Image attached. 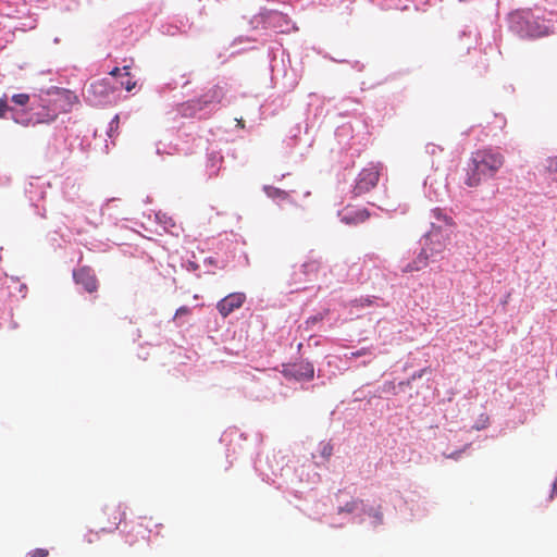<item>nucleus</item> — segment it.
Here are the masks:
<instances>
[{"label":"nucleus","instance_id":"obj_1","mask_svg":"<svg viewBox=\"0 0 557 557\" xmlns=\"http://www.w3.org/2000/svg\"><path fill=\"white\" fill-rule=\"evenodd\" d=\"M505 157L494 148H483L471 153L465 177V185L478 187L483 178L494 177L503 168Z\"/></svg>","mask_w":557,"mask_h":557},{"label":"nucleus","instance_id":"obj_2","mask_svg":"<svg viewBox=\"0 0 557 557\" xmlns=\"http://www.w3.org/2000/svg\"><path fill=\"white\" fill-rule=\"evenodd\" d=\"M450 233L451 231L442 227V225L432 223L431 230L425 235L422 249L428 250V255L432 258L433 261L437 260L438 257H442L450 242Z\"/></svg>","mask_w":557,"mask_h":557},{"label":"nucleus","instance_id":"obj_3","mask_svg":"<svg viewBox=\"0 0 557 557\" xmlns=\"http://www.w3.org/2000/svg\"><path fill=\"white\" fill-rule=\"evenodd\" d=\"M223 98V88L220 86H213L198 99L182 103L178 108V111L183 116H193L195 112L202 110L209 104L220 103Z\"/></svg>","mask_w":557,"mask_h":557},{"label":"nucleus","instance_id":"obj_4","mask_svg":"<svg viewBox=\"0 0 557 557\" xmlns=\"http://www.w3.org/2000/svg\"><path fill=\"white\" fill-rule=\"evenodd\" d=\"M518 24L517 30L523 37L540 38L548 36L552 33V27L544 20L524 18L520 14L513 15Z\"/></svg>","mask_w":557,"mask_h":557},{"label":"nucleus","instance_id":"obj_5","mask_svg":"<svg viewBox=\"0 0 557 557\" xmlns=\"http://www.w3.org/2000/svg\"><path fill=\"white\" fill-rule=\"evenodd\" d=\"M125 518V512L120 505H107L98 518V527L102 532H113Z\"/></svg>","mask_w":557,"mask_h":557},{"label":"nucleus","instance_id":"obj_6","mask_svg":"<svg viewBox=\"0 0 557 557\" xmlns=\"http://www.w3.org/2000/svg\"><path fill=\"white\" fill-rule=\"evenodd\" d=\"M380 172L376 166H370L363 169L359 175L354 188V193L357 196L366 194L374 188L379 182Z\"/></svg>","mask_w":557,"mask_h":557},{"label":"nucleus","instance_id":"obj_7","mask_svg":"<svg viewBox=\"0 0 557 557\" xmlns=\"http://www.w3.org/2000/svg\"><path fill=\"white\" fill-rule=\"evenodd\" d=\"M245 300L246 295L244 293H231L216 304V309L223 318H226L234 310L239 309Z\"/></svg>","mask_w":557,"mask_h":557},{"label":"nucleus","instance_id":"obj_8","mask_svg":"<svg viewBox=\"0 0 557 557\" xmlns=\"http://www.w3.org/2000/svg\"><path fill=\"white\" fill-rule=\"evenodd\" d=\"M76 284L82 285L86 292L94 293L98 288V281L94 271L88 267L79 268L73 272Z\"/></svg>","mask_w":557,"mask_h":557},{"label":"nucleus","instance_id":"obj_9","mask_svg":"<svg viewBox=\"0 0 557 557\" xmlns=\"http://www.w3.org/2000/svg\"><path fill=\"white\" fill-rule=\"evenodd\" d=\"M283 374L286 377H293L297 381L311 380L314 375L313 366L309 362L292 364L284 369Z\"/></svg>","mask_w":557,"mask_h":557},{"label":"nucleus","instance_id":"obj_10","mask_svg":"<svg viewBox=\"0 0 557 557\" xmlns=\"http://www.w3.org/2000/svg\"><path fill=\"white\" fill-rule=\"evenodd\" d=\"M430 260H432V258L428 255V250L421 249L419 255L403 269V272L411 273L421 271L428 267Z\"/></svg>","mask_w":557,"mask_h":557},{"label":"nucleus","instance_id":"obj_11","mask_svg":"<svg viewBox=\"0 0 557 557\" xmlns=\"http://www.w3.org/2000/svg\"><path fill=\"white\" fill-rule=\"evenodd\" d=\"M319 270L320 262L317 260H308L301 265V273L306 276V281L315 278Z\"/></svg>","mask_w":557,"mask_h":557},{"label":"nucleus","instance_id":"obj_12","mask_svg":"<svg viewBox=\"0 0 557 557\" xmlns=\"http://www.w3.org/2000/svg\"><path fill=\"white\" fill-rule=\"evenodd\" d=\"M431 213L441 223L440 225H442V227L445 226V228L451 231L455 225L454 220L449 215L445 214L442 209L435 208Z\"/></svg>","mask_w":557,"mask_h":557},{"label":"nucleus","instance_id":"obj_13","mask_svg":"<svg viewBox=\"0 0 557 557\" xmlns=\"http://www.w3.org/2000/svg\"><path fill=\"white\" fill-rule=\"evenodd\" d=\"M370 216V213L367 210H358L354 214H346L344 220L347 223H362L367 221Z\"/></svg>","mask_w":557,"mask_h":557},{"label":"nucleus","instance_id":"obj_14","mask_svg":"<svg viewBox=\"0 0 557 557\" xmlns=\"http://www.w3.org/2000/svg\"><path fill=\"white\" fill-rule=\"evenodd\" d=\"M548 176L557 182V157L548 158L545 165Z\"/></svg>","mask_w":557,"mask_h":557},{"label":"nucleus","instance_id":"obj_15","mask_svg":"<svg viewBox=\"0 0 557 557\" xmlns=\"http://www.w3.org/2000/svg\"><path fill=\"white\" fill-rule=\"evenodd\" d=\"M124 75L127 77L126 81H121V85L127 90L131 91L135 88L136 82L132 81L129 77V66L123 67Z\"/></svg>","mask_w":557,"mask_h":557},{"label":"nucleus","instance_id":"obj_16","mask_svg":"<svg viewBox=\"0 0 557 557\" xmlns=\"http://www.w3.org/2000/svg\"><path fill=\"white\" fill-rule=\"evenodd\" d=\"M12 101L17 106H26L29 101V95L27 94H16L13 95Z\"/></svg>","mask_w":557,"mask_h":557},{"label":"nucleus","instance_id":"obj_17","mask_svg":"<svg viewBox=\"0 0 557 557\" xmlns=\"http://www.w3.org/2000/svg\"><path fill=\"white\" fill-rule=\"evenodd\" d=\"M265 191L270 197L277 196V197L286 198L288 196L287 193H285L284 190H280L277 188H273V187H265Z\"/></svg>","mask_w":557,"mask_h":557},{"label":"nucleus","instance_id":"obj_18","mask_svg":"<svg viewBox=\"0 0 557 557\" xmlns=\"http://www.w3.org/2000/svg\"><path fill=\"white\" fill-rule=\"evenodd\" d=\"M357 505H358L357 500L348 502L345 506L339 507L338 511L339 512H348V513L354 512L357 508Z\"/></svg>","mask_w":557,"mask_h":557},{"label":"nucleus","instance_id":"obj_19","mask_svg":"<svg viewBox=\"0 0 557 557\" xmlns=\"http://www.w3.org/2000/svg\"><path fill=\"white\" fill-rule=\"evenodd\" d=\"M29 557H48L49 550L46 548H36L28 553Z\"/></svg>","mask_w":557,"mask_h":557},{"label":"nucleus","instance_id":"obj_20","mask_svg":"<svg viewBox=\"0 0 557 557\" xmlns=\"http://www.w3.org/2000/svg\"><path fill=\"white\" fill-rule=\"evenodd\" d=\"M9 110L7 97L0 98V119L4 117L7 111Z\"/></svg>","mask_w":557,"mask_h":557},{"label":"nucleus","instance_id":"obj_21","mask_svg":"<svg viewBox=\"0 0 557 557\" xmlns=\"http://www.w3.org/2000/svg\"><path fill=\"white\" fill-rule=\"evenodd\" d=\"M369 354V349L368 348H362L358 351H354L350 354V358H358V357H361V356H364Z\"/></svg>","mask_w":557,"mask_h":557},{"label":"nucleus","instance_id":"obj_22","mask_svg":"<svg viewBox=\"0 0 557 557\" xmlns=\"http://www.w3.org/2000/svg\"><path fill=\"white\" fill-rule=\"evenodd\" d=\"M190 312L189 308L183 306V307H180L176 312H175V317H180V315H183V314H188Z\"/></svg>","mask_w":557,"mask_h":557},{"label":"nucleus","instance_id":"obj_23","mask_svg":"<svg viewBox=\"0 0 557 557\" xmlns=\"http://www.w3.org/2000/svg\"><path fill=\"white\" fill-rule=\"evenodd\" d=\"M122 71H123V69L114 67V69L110 72V74H111L112 76H120V75H122Z\"/></svg>","mask_w":557,"mask_h":557},{"label":"nucleus","instance_id":"obj_24","mask_svg":"<svg viewBox=\"0 0 557 557\" xmlns=\"http://www.w3.org/2000/svg\"><path fill=\"white\" fill-rule=\"evenodd\" d=\"M555 494H557V478L555 479V481L553 483V490H552L550 497L553 498Z\"/></svg>","mask_w":557,"mask_h":557},{"label":"nucleus","instance_id":"obj_25","mask_svg":"<svg viewBox=\"0 0 557 557\" xmlns=\"http://www.w3.org/2000/svg\"><path fill=\"white\" fill-rule=\"evenodd\" d=\"M331 453H332V447L325 446L323 449V455L329 457L331 455Z\"/></svg>","mask_w":557,"mask_h":557},{"label":"nucleus","instance_id":"obj_26","mask_svg":"<svg viewBox=\"0 0 557 557\" xmlns=\"http://www.w3.org/2000/svg\"><path fill=\"white\" fill-rule=\"evenodd\" d=\"M115 124L117 126L119 124V115H115L114 119L111 122V125Z\"/></svg>","mask_w":557,"mask_h":557}]
</instances>
